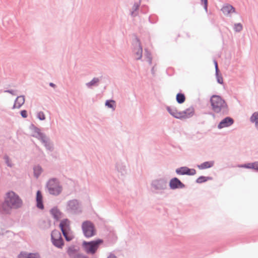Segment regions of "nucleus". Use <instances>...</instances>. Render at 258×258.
<instances>
[{
  "label": "nucleus",
  "instance_id": "obj_1",
  "mask_svg": "<svg viewBox=\"0 0 258 258\" xmlns=\"http://www.w3.org/2000/svg\"><path fill=\"white\" fill-rule=\"evenodd\" d=\"M22 200L18 195L12 191L7 193L2 207L4 213L8 214L10 213L12 209H19L22 207Z\"/></svg>",
  "mask_w": 258,
  "mask_h": 258
},
{
  "label": "nucleus",
  "instance_id": "obj_2",
  "mask_svg": "<svg viewBox=\"0 0 258 258\" xmlns=\"http://www.w3.org/2000/svg\"><path fill=\"white\" fill-rule=\"evenodd\" d=\"M210 103L212 111L217 114L226 115L229 114V109L225 101L220 96L213 95L210 98Z\"/></svg>",
  "mask_w": 258,
  "mask_h": 258
},
{
  "label": "nucleus",
  "instance_id": "obj_3",
  "mask_svg": "<svg viewBox=\"0 0 258 258\" xmlns=\"http://www.w3.org/2000/svg\"><path fill=\"white\" fill-rule=\"evenodd\" d=\"M151 186L154 194L163 195L168 190V180L166 177L155 179L152 181Z\"/></svg>",
  "mask_w": 258,
  "mask_h": 258
},
{
  "label": "nucleus",
  "instance_id": "obj_4",
  "mask_svg": "<svg viewBox=\"0 0 258 258\" xmlns=\"http://www.w3.org/2000/svg\"><path fill=\"white\" fill-rule=\"evenodd\" d=\"M46 187L49 194L57 196L62 190V187L59 180L56 178H52L47 182Z\"/></svg>",
  "mask_w": 258,
  "mask_h": 258
},
{
  "label": "nucleus",
  "instance_id": "obj_5",
  "mask_svg": "<svg viewBox=\"0 0 258 258\" xmlns=\"http://www.w3.org/2000/svg\"><path fill=\"white\" fill-rule=\"evenodd\" d=\"M103 242L101 239H97L91 241H84L82 243V247L88 254H94L96 253L99 245Z\"/></svg>",
  "mask_w": 258,
  "mask_h": 258
},
{
  "label": "nucleus",
  "instance_id": "obj_6",
  "mask_svg": "<svg viewBox=\"0 0 258 258\" xmlns=\"http://www.w3.org/2000/svg\"><path fill=\"white\" fill-rule=\"evenodd\" d=\"M61 232L67 241H70L74 237L70 228V221L68 219H64L59 223Z\"/></svg>",
  "mask_w": 258,
  "mask_h": 258
},
{
  "label": "nucleus",
  "instance_id": "obj_7",
  "mask_svg": "<svg viewBox=\"0 0 258 258\" xmlns=\"http://www.w3.org/2000/svg\"><path fill=\"white\" fill-rule=\"evenodd\" d=\"M82 229L84 236L89 238L96 234L95 227L93 223L90 221H84L82 225Z\"/></svg>",
  "mask_w": 258,
  "mask_h": 258
},
{
  "label": "nucleus",
  "instance_id": "obj_8",
  "mask_svg": "<svg viewBox=\"0 0 258 258\" xmlns=\"http://www.w3.org/2000/svg\"><path fill=\"white\" fill-rule=\"evenodd\" d=\"M67 210L68 213L75 214H79L82 212L79 202L76 199L70 200L68 202Z\"/></svg>",
  "mask_w": 258,
  "mask_h": 258
},
{
  "label": "nucleus",
  "instance_id": "obj_9",
  "mask_svg": "<svg viewBox=\"0 0 258 258\" xmlns=\"http://www.w3.org/2000/svg\"><path fill=\"white\" fill-rule=\"evenodd\" d=\"M51 240L52 244L56 247L61 248L64 244L61 234L58 230H54L52 231Z\"/></svg>",
  "mask_w": 258,
  "mask_h": 258
},
{
  "label": "nucleus",
  "instance_id": "obj_10",
  "mask_svg": "<svg viewBox=\"0 0 258 258\" xmlns=\"http://www.w3.org/2000/svg\"><path fill=\"white\" fill-rule=\"evenodd\" d=\"M133 52L135 55V58L137 60H140L142 57L143 48L141 43L138 38H136L135 41L133 43Z\"/></svg>",
  "mask_w": 258,
  "mask_h": 258
},
{
  "label": "nucleus",
  "instance_id": "obj_11",
  "mask_svg": "<svg viewBox=\"0 0 258 258\" xmlns=\"http://www.w3.org/2000/svg\"><path fill=\"white\" fill-rule=\"evenodd\" d=\"M30 130L32 131V136L41 141L46 136L41 132L39 128L36 126L34 124H31L29 127Z\"/></svg>",
  "mask_w": 258,
  "mask_h": 258
},
{
  "label": "nucleus",
  "instance_id": "obj_12",
  "mask_svg": "<svg viewBox=\"0 0 258 258\" xmlns=\"http://www.w3.org/2000/svg\"><path fill=\"white\" fill-rule=\"evenodd\" d=\"M175 172L178 175L192 176L196 174V170L194 168H189L186 166H182L176 169Z\"/></svg>",
  "mask_w": 258,
  "mask_h": 258
},
{
  "label": "nucleus",
  "instance_id": "obj_13",
  "mask_svg": "<svg viewBox=\"0 0 258 258\" xmlns=\"http://www.w3.org/2000/svg\"><path fill=\"white\" fill-rule=\"evenodd\" d=\"M169 186L170 189L175 190L177 189L184 188L185 185L178 178L173 177L170 179L169 183Z\"/></svg>",
  "mask_w": 258,
  "mask_h": 258
},
{
  "label": "nucleus",
  "instance_id": "obj_14",
  "mask_svg": "<svg viewBox=\"0 0 258 258\" xmlns=\"http://www.w3.org/2000/svg\"><path fill=\"white\" fill-rule=\"evenodd\" d=\"M234 119L229 116H227L223 119L218 124V128L222 129L224 127H227L234 123Z\"/></svg>",
  "mask_w": 258,
  "mask_h": 258
},
{
  "label": "nucleus",
  "instance_id": "obj_15",
  "mask_svg": "<svg viewBox=\"0 0 258 258\" xmlns=\"http://www.w3.org/2000/svg\"><path fill=\"white\" fill-rule=\"evenodd\" d=\"M180 112V115L181 117L180 119L189 118L194 115L195 109L192 106H190L185 110Z\"/></svg>",
  "mask_w": 258,
  "mask_h": 258
},
{
  "label": "nucleus",
  "instance_id": "obj_16",
  "mask_svg": "<svg viewBox=\"0 0 258 258\" xmlns=\"http://www.w3.org/2000/svg\"><path fill=\"white\" fill-rule=\"evenodd\" d=\"M42 144L45 147L47 151L52 152L54 150V146L53 143L50 141L48 137H46L41 141Z\"/></svg>",
  "mask_w": 258,
  "mask_h": 258
},
{
  "label": "nucleus",
  "instance_id": "obj_17",
  "mask_svg": "<svg viewBox=\"0 0 258 258\" xmlns=\"http://www.w3.org/2000/svg\"><path fill=\"white\" fill-rule=\"evenodd\" d=\"M166 108L169 113L173 117L177 119H181V117L180 115V112L178 111L175 107L167 106Z\"/></svg>",
  "mask_w": 258,
  "mask_h": 258
},
{
  "label": "nucleus",
  "instance_id": "obj_18",
  "mask_svg": "<svg viewBox=\"0 0 258 258\" xmlns=\"http://www.w3.org/2000/svg\"><path fill=\"white\" fill-rule=\"evenodd\" d=\"M116 168L121 175H124L126 173V168L125 162L118 161L116 163Z\"/></svg>",
  "mask_w": 258,
  "mask_h": 258
},
{
  "label": "nucleus",
  "instance_id": "obj_19",
  "mask_svg": "<svg viewBox=\"0 0 258 258\" xmlns=\"http://www.w3.org/2000/svg\"><path fill=\"white\" fill-rule=\"evenodd\" d=\"M36 207L41 210L44 209V205L43 203V197L40 190H37L36 192Z\"/></svg>",
  "mask_w": 258,
  "mask_h": 258
},
{
  "label": "nucleus",
  "instance_id": "obj_20",
  "mask_svg": "<svg viewBox=\"0 0 258 258\" xmlns=\"http://www.w3.org/2000/svg\"><path fill=\"white\" fill-rule=\"evenodd\" d=\"M221 11L226 16H228L231 13H235V8L232 5L229 4H226L224 5L221 9Z\"/></svg>",
  "mask_w": 258,
  "mask_h": 258
},
{
  "label": "nucleus",
  "instance_id": "obj_21",
  "mask_svg": "<svg viewBox=\"0 0 258 258\" xmlns=\"http://www.w3.org/2000/svg\"><path fill=\"white\" fill-rule=\"evenodd\" d=\"M50 213L52 217L56 221L59 220L61 218L62 213L57 207H54L51 209Z\"/></svg>",
  "mask_w": 258,
  "mask_h": 258
},
{
  "label": "nucleus",
  "instance_id": "obj_22",
  "mask_svg": "<svg viewBox=\"0 0 258 258\" xmlns=\"http://www.w3.org/2000/svg\"><path fill=\"white\" fill-rule=\"evenodd\" d=\"M25 102V97L23 95L18 96L15 100L13 109L20 108Z\"/></svg>",
  "mask_w": 258,
  "mask_h": 258
},
{
  "label": "nucleus",
  "instance_id": "obj_23",
  "mask_svg": "<svg viewBox=\"0 0 258 258\" xmlns=\"http://www.w3.org/2000/svg\"><path fill=\"white\" fill-rule=\"evenodd\" d=\"M18 258H40L37 253H28L27 252H21L18 256Z\"/></svg>",
  "mask_w": 258,
  "mask_h": 258
},
{
  "label": "nucleus",
  "instance_id": "obj_24",
  "mask_svg": "<svg viewBox=\"0 0 258 258\" xmlns=\"http://www.w3.org/2000/svg\"><path fill=\"white\" fill-rule=\"evenodd\" d=\"M214 161H206L200 165H198V168L200 170H204L212 167L214 165Z\"/></svg>",
  "mask_w": 258,
  "mask_h": 258
},
{
  "label": "nucleus",
  "instance_id": "obj_25",
  "mask_svg": "<svg viewBox=\"0 0 258 258\" xmlns=\"http://www.w3.org/2000/svg\"><path fill=\"white\" fill-rule=\"evenodd\" d=\"M100 81V78H94L91 81L86 83V86L89 89H91L93 87H97L99 85Z\"/></svg>",
  "mask_w": 258,
  "mask_h": 258
},
{
  "label": "nucleus",
  "instance_id": "obj_26",
  "mask_svg": "<svg viewBox=\"0 0 258 258\" xmlns=\"http://www.w3.org/2000/svg\"><path fill=\"white\" fill-rule=\"evenodd\" d=\"M51 225V222L49 219L41 220L39 222V227L43 229H48Z\"/></svg>",
  "mask_w": 258,
  "mask_h": 258
},
{
  "label": "nucleus",
  "instance_id": "obj_27",
  "mask_svg": "<svg viewBox=\"0 0 258 258\" xmlns=\"http://www.w3.org/2000/svg\"><path fill=\"white\" fill-rule=\"evenodd\" d=\"M68 254L71 258H76L78 255H81L77 252V250L74 246L69 247L67 250Z\"/></svg>",
  "mask_w": 258,
  "mask_h": 258
},
{
  "label": "nucleus",
  "instance_id": "obj_28",
  "mask_svg": "<svg viewBox=\"0 0 258 258\" xmlns=\"http://www.w3.org/2000/svg\"><path fill=\"white\" fill-rule=\"evenodd\" d=\"M43 171V169L39 165H35L33 167L34 176L36 178H38Z\"/></svg>",
  "mask_w": 258,
  "mask_h": 258
},
{
  "label": "nucleus",
  "instance_id": "obj_29",
  "mask_svg": "<svg viewBox=\"0 0 258 258\" xmlns=\"http://www.w3.org/2000/svg\"><path fill=\"white\" fill-rule=\"evenodd\" d=\"M250 121L255 123V125L258 130V112H254L250 117Z\"/></svg>",
  "mask_w": 258,
  "mask_h": 258
},
{
  "label": "nucleus",
  "instance_id": "obj_30",
  "mask_svg": "<svg viewBox=\"0 0 258 258\" xmlns=\"http://www.w3.org/2000/svg\"><path fill=\"white\" fill-rule=\"evenodd\" d=\"M176 100L178 104L183 103L185 100V96L183 93H178L176 96Z\"/></svg>",
  "mask_w": 258,
  "mask_h": 258
},
{
  "label": "nucleus",
  "instance_id": "obj_31",
  "mask_svg": "<svg viewBox=\"0 0 258 258\" xmlns=\"http://www.w3.org/2000/svg\"><path fill=\"white\" fill-rule=\"evenodd\" d=\"M212 179V177L211 176H201L196 179V182L197 183H202Z\"/></svg>",
  "mask_w": 258,
  "mask_h": 258
},
{
  "label": "nucleus",
  "instance_id": "obj_32",
  "mask_svg": "<svg viewBox=\"0 0 258 258\" xmlns=\"http://www.w3.org/2000/svg\"><path fill=\"white\" fill-rule=\"evenodd\" d=\"M140 4L135 3L132 8V11L131 12V15L133 17H135L138 15L137 11L139 10Z\"/></svg>",
  "mask_w": 258,
  "mask_h": 258
},
{
  "label": "nucleus",
  "instance_id": "obj_33",
  "mask_svg": "<svg viewBox=\"0 0 258 258\" xmlns=\"http://www.w3.org/2000/svg\"><path fill=\"white\" fill-rule=\"evenodd\" d=\"M145 56L147 58V61L149 62V64H151L152 61L151 53L147 49H145Z\"/></svg>",
  "mask_w": 258,
  "mask_h": 258
},
{
  "label": "nucleus",
  "instance_id": "obj_34",
  "mask_svg": "<svg viewBox=\"0 0 258 258\" xmlns=\"http://www.w3.org/2000/svg\"><path fill=\"white\" fill-rule=\"evenodd\" d=\"M114 103L115 101L114 100H108L105 102V105L107 106L108 108H112L113 110H114Z\"/></svg>",
  "mask_w": 258,
  "mask_h": 258
},
{
  "label": "nucleus",
  "instance_id": "obj_35",
  "mask_svg": "<svg viewBox=\"0 0 258 258\" xmlns=\"http://www.w3.org/2000/svg\"><path fill=\"white\" fill-rule=\"evenodd\" d=\"M234 30L236 32H240L243 29L242 25L240 23H235L233 27Z\"/></svg>",
  "mask_w": 258,
  "mask_h": 258
},
{
  "label": "nucleus",
  "instance_id": "obj_36",
  "mask_svg": "<svg viewBox=\"0 0 258 258\" xmlns=\"http://www.w3.org/2000/svg\"><path fill=\"white\" fill-rule=\"evenodd\" d=\"M4 159L5 160V163L8 167H12L13 166L10 158L7 155H5L4 156Z\"/></svg>",
  "mask_w": 258,
  "mask_h": 258
},
{
  "label": "nucleus",
  "instance_id": "obj_37",
  "mask_svg": "<svg viewBox=\"0 0 258 258\" xmlns=\"http://www.w3.org/2000/svg\"><path fill=\"white\" fill-rule=\"evenodd\" d=\"M216 77L217 81L219 84H222L223 83L222 76L219 74V72H217V73H216Z\"/></svg>",
  "mask_w": 258,
  "mask_h": 258
},
{
  "label": "nucleus",
  "instance_id": "obj_38",
  "mask_svg": "<svg viewBox=\"0 0 258 258\" xmlns=\"http://www.w3.org/2000/svg\"><path fill=\"white\" fill-rule=\"evenodd\" d=\"M239 167L244 168L252 169L254 166L253 163H248L247 164H241L239 165Z\"/></svg>",
  "mask_w": 258,
  "mask_h": 258
},
{
  "label": "nucleus",
  "instance_id": "obj_39",
  "mask_svg": "<svg viewBox=\"0 0 258 258\" xmlns=\"http://www.w3.org/2000/svg\"><path fill=\"white\" fill-rule=\"evenodd\" d=\"M37 117L40 120H44L45 119V115L43 112L39 111L37 113Z\"/></svg>",
  "mask_w": 258,
  "mask_h": 258
},
{
  "label": "nucleus",
  "instance_id": "obj_40",
  "mask_svg": "<svg viewBox=\"0 0 258 258\" xmlns=\"http://www.w3.org/2000/svg\"><path fill=\"white\" fill-rule=\"evenodd\" d=\"M201 2L204 3V7L205 10L207 11L208 10V0H201Z\"/></svg>",
  "mask_w": 258,
  "mask_h": 258
},
{
  "label": "nucleus",
  "instance_id": "obj_41",
  "mask_svg": "<svg viewBox=\"0 0 258 258\" xmlns=\"http://www.w3.org/2000/svg\"><path fill=\"white\" fill-rule=\"evenodd\" d=\"M21 116L23 118H26L27 117V112L26 110H23L20 112Z\"/></svg>",
  "mask_w": 258,
  "mask_h": 258
},
{
  "label": "nucleus",
  "instance_id": "obj_42",
  "mask_svg": "<svg viewBox=\"0 0 258 258\" xmlns=\"http://www.w3.org/2000/svg\"><path fill=\"white\" fill-rule=\"evenodd\" d=\"M5 92L9 93L13 95H16V91H14L13 90H5Z\"/></svg>",
  "mask_w": 258,
  "mask_h": 258
},
{
  "label": "nucleus",
  "instance_id": "obj_43",
  "mask_svg": "<svg viewBox=\"0 0 258 258\" xmlns=\"http://www.w3.org/2000/svg\"><path fill=\"white\" fill-rule=\"evenodd\" d=\"M214 65H215V72H216V73H217V72H219V70L218 69V62L216 60H214Z\"/></svg>",
  "mask_w": 258,
  "mask_h": 258
},
{
  "label": "nucleus",
  "instance_id": "obj_44",
  "mask_svg": "<svg viewBox=\"0 0 258 258\" xmlns=\"http://www.w3.org/2000/svg\"><path fill=\"white\" fill-rule=\"evenodd\" d=\"M253 168L252 169H254L256 171H258V162H255L253 163Z\"/></svg>",
  "mask_w": 258,
  "mask_h": 258
},
{
  "label": "nucleus",
  "instance_id": "obj_45",
  "mask_svg": "<svg viewBox=\"0 0 258 258\" xmlns=\"http://www.w3.org/2000/svg\"><path fill=\"white\" fill-rule=\"evenodd\" d=\"M107 258H117V257L113 253H110Z\"/></svg>",
  "mask_w": 258,
  "mask_h": 258
},
{
  "label": "nucleus",
  "instance_id": "obj_46",
  "mask_svg": "<svg viewBox=\"0 0 258 258\" xmlns=\"http://www.w3.org/2000/svg\"><path fill=\"white\" fill-rule=\"evenodd\" d=\"M76 258H88V257L82 254V255H78L77 257H76Z\"/></svg>",
  "mask_w": 258,
  "mask_h": 258
},
{
  "label": "nucleus",
  "instance_id": "obj_47",
  "mask_svg": "<svg viewBox=\"0 0 258 258\" xmlns=\"http://www.w3.org/2000/svg\"><path fill=\"white\" fill-rule=\"evenodd\" d=\"M151 73L152 74V75L153 76L155 75V70H154V67L151 69Z\"/></svg>",
  "mask_w": 258,
  "mask_h": 258
},
{
  "label": "nucleus",
  "instance_id": "obj_48",
  "mask_svg": "<svg viewBox=\"0 0 258 258\" xmlns=\"http://www.w3.org/2000/svg\"><path fill=\"white\" fill-rule=\"evenodd\" d=\"M49 86L52 87H55L56 86V85L53 83H49Z\"/></svg>",
  "mask_w": 258,
  "mask_h": 258
},
{
  "label": "nucleus",
  "instance_id": "obj_49",
  "mask_svg": "<svg viewBox=\"0 0 258 258\" xmlns=\"http://www.w3.org/2000/svg\"><path fill=\"white\" fill-rule=\"evenodd\" d=\"M149 22L151 23H154V22H152V20H151V17H149Z\"/></svg>",
  "mask_w": 258,
  "mask_h": 258
},
{
  "label": "nucleus",
  "instance_id": "obj_50",
  "mask_svg": "<svg viewBox=\"0 0 258 258\" xmlns=\"http://www.w3.org/2000/svg\"><path fill=\"white\" fill-rule=\"evenodd\" d=\"M143 8H144V7H141V11H143V13H146L145 11H143Z\"/></svg>",
  "mask_w": 258,
  "mask_h": 258
},
{
  "label": "nucleus",
  "instance_id": "obj_51",
  "mask_svg": "<svg viewBox=\"0 0 258 258\" xmlns=\"http://www.w3.org/2000/svg\"><path fill=\"white\" fill-rule=\"evenodd\" d=\"M210 114L211 115H212L213 116H214V113H210Z\"/></svg>",
  "mask_w": 258,
  "mask_h": 258
},
{
  "label": "nucleus",
  "instance_id": "obj_52",
  "mask_svg": "<svg viewBox=\"0 0 258 258\" xmlns=\"http://www.w3.org/2000/svg\"><path fill=\"white\" fill-rule=\"evenodd\" d=\"M114 238H115V240H116V237L115 236Z\"/></svg>",
  "mask_w": 258,
  "mask_h": 258
}]
</instances>
